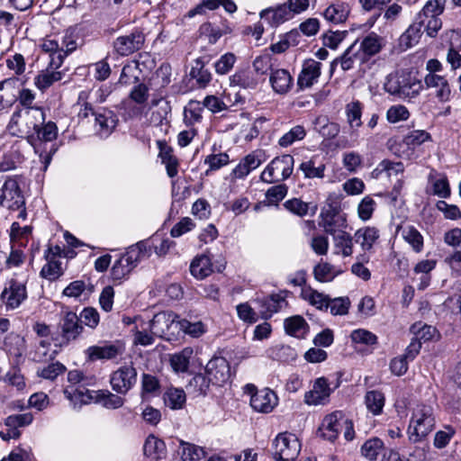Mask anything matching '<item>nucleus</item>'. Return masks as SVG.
<instances>
[{"label":"nucleus","instance_id":"1","mask_svg":"<svg viewBox=\"0 0 461 461\" xmlns=\"http://www.w3.org/2000/svg\"><path fill=\"white\" fill-rule=\"evenodd\" d=\"M435 426L433 409L429 405H418L412 412L408 433L411 441L416 443L425 438Z\"/></svg>","mask_w":461,"mask_h":461},{"label":"nucleus","instance_id":"2","mask_svg":"<svg viewBox=\"0 0 461 461\" xmlns=\"http://www.w3.org/2000/svg\"><path fill=\"white\" fill-rule=\"evenodd\" d=\"M59 332L52 334L56 347L63 348L77 340L84 330L80 319L73 312H66L58 324Z\"/></svg>","mask_w":461,"mask_h":461},{"label":"nucleus","instance_id":"3","mask_svg":"<svg viewBox=\"0 0 461 461\" xmlns=\"http://www.w3.org/2000/svg\"><path fill=\"white\" fill-rule=\"evenodd\" d=\"M384 90L402 98H412L419 95L422 88L421 82L411 75H389L384 85Z\"/></svg>","mask_w":461,"mask_h":461},{"label":"nucleus","instance_id":"4","mask_svg":"<svg viewBox=\"0 0 461 461\" xmlns=\"http://www.w3.org/2000/svg\"><path fill=\"white\" fill-rule=\"evenodd\" d=\"M146 35L141 28L135 27L129 33L118 36L112 43L113 52L119 57H128L140 50Z\"/></svg>","mask_w":461,"mask_h":461},{"label":"nucleus","instance_id":"5","mask_svg":"<svg viewBox=\"0 0 461 461\" xmlns=\"http://www.w3.org/2000/svg\"><path fill=\"white\" fill-rule=\"evenodd\" d=\"M294 159L292 155L285 154L275 158L262 172L260 178L266 183H275L290 177L294 170Z\"/></svg>","mask_w":461,"mask_h":461},{"label":"nucleus","instance_id":"6","mask_svg":"<svg viewBox=\"0 0 461 461\" xmlns=\"http://www.w3.org/2000/svg\"><path fill=\"white\" fill-rule=\"evenodd\" d=\"M273 456L279 461H294L300 453L301 444L295 435L280 433L273 442Z\"/></svg>","mask_w":461,"mask_h":461},{"label":"nucleus","instance_id":"7","mask_svg":"<svg viewBox=\"0 0 461 461\" xmlns=\"http://www.w3.org/2000/svg\"><path fill=\"white\" fill-rule=\"evenodd\" d=\"M0 205L12 211H17L25 205V199L15 179L9 177L5 181L0 190Z\"/></svg>","mask_w":461,"mask_h":461},{"label":"nucleus","instance_id":"8","mask_svg":"<svg viewBox=\"0 0 461 461\" xmlns=\"http://www.w3.org/2000/svg\"><path fill=\"white\" fill-rule=\"evenodd\" d=\"M137 382V370L132 366H123L113 372L110 384L113 391L127 393Z\"/></svg>","mask_w":461,"mask_h":461},{"label":"nucleus","instance_id":"9","mask_svg":"<svg viewBox=\"0 0 461 461\" xmlns=\"http://www.w3.org/2000/svg\"><path fill=\"white\" fill-rule=\"evenodd\" d=\"M205 372L212 384L221 386L227 383L230 376V366L223 357H213L205 366Z\"/></svg>","mask_w":461,"mask_h":461},{"label":"nucleus","instance_id":"10","mask_svg":"<svg viewBox=\"0 0 461 461\" xmlns=\"http://www.w3.org/2000/svg\"><path fill=\"white\" fill-rule=\"evenodd\" d=\"M321 218L319 225L328 234L335 235L346 227V218L339 213V207L337 204L330 203L328 208H323Z\"/></svg>","mask_w":461,"mask_h":461},{"label":"nucleus","instance_id":"11","mask_svg":"<svg viewBox=\"0 0 461 461\" xmlns=\"http://www.w3.org/2000/svg\"><path fill=\"white\" fill-rule=\"evenodd\" d=\"M342 418L343 414L341 411H334L325 416L317 430V436L333 442L342 429Z\"/></svg>","mask_w":461,"mask_h":461},{"label":"nucleus","instance_id":"12","mask_svg":"<svg viewBox=\"0 0 461 461\" xmlns=\"http://www.w3.org/2000/svg\"><path fill=\"white\" fill-rule=\"evenodd\" d=\"M27 298V291L24 284L15 279L9 281V286L1 294V299L7 309H15Z\"/></svg>","mask_w":461,"mask_h":461},{"label":"nucleus","instance_id":"13","mask_svg":"<svg viewBox=\"0 0 461 461\" xmlns=\"http://www.w3.org/2000/svg\"><path fill=\"white\" fill-rule=\"evenodd\" d=\"M326 377H319L315 380L312 389L304 394V402L308 405L325 404L333 391Z\"/></svg>","mask_w":461,"mask_h":461},{"label":"nucleus","instance_id":"14","mask_svg":"<svg viewBox=\"0 0 461 461\" xmlns=\"http://www.w3.org/2000/svg\"><path fill=\"white\" fill-rule=\"evenodd\" d=\"M278 398L269 388L256 390L251 394L250 406L258 412L269 413L277 405Z\"/></svg>","mask_w":461,"mask_h":461},{"label":"nucleus","instance_id":"15","mask_svg":"<svg viewBox=\"0 0 461 461\" xmlns=\"http://www.w3.org/2000/svg\"><path fill=\"white\" fill-rule=\"evenodd\" d=\"M96 133L101 138H107L114 131L118 118L117 115L107 108H98L95 117Z\"/></svg>","mask_w":461,"mask_h":461},{"label":"nucleus","instance_id":"16","mask_svg":"<svg viewBox=\"0 0 461 461\" xmlns=\"http://www.w3.org/2000/svg\"><path fill=\"white\" fill-rule=\"evenodd\" d=\"M123 347L120 342L104 344L103 346H91L86 350L88 361L110 360L123 353Z\"/></svg>","mask_w":461,"mask_h":461},{"label":"nucleus","instance_id":"17","mask_svg":"<svg viewBox=\"0 0 461 461\" xmlns=\"http://www.w3.org/2000/svg\"><path fill=\"white\" fill-rule=\"evenodd\" d=\"M289 292L285 290L278 294H271L262 299H258L256 303L258 304L259 313L265 320L269 319L273 313L277 312L283 305H286L285 297Z\"/></svg>","mask_w":461,"mask_h":461},{"label":"nucleus","instance_id":"18","mask_svg":"<svg viewBox=\"0 0 461 461\" xmlns=\"http://www.w3.org/2000/svg\"><path fill=\"white\" fill-rule=\"evenodd\" d=\"M321 64L312 59H306L297 78V86L302 90L311 87L321 76Z\"/></svg>","mask_w":461,"mask_h":461},{"label":"nucleus","instance_id":"19","mask_svg":"<svg viewBox=\"0 0 461 461\" xmlns=\"http://www.w3.org/2000/svg\"><path fill=\"white\" fill-rule=\"evenodd\" d=\"M177 319L178 315L172 311L158 312L150 321V329L154 334L161 336L167 332L174 324L177 326L179 321Z\"/></svg>","mask_w":461,"mask_h":461},{"label":"nucleus","instance_id":"20","mask_svg":"<svg viewBox=\"0 0 461 461\" xmlns=\"http://www.w3.org/2000/svg\"><path fill=\"white\" fill-rule=\"evenodd\" d=\"M357 41H355L340 57L335 59L330 63V73L331 75L334 73L338 64L340 65L343 71H347L354 67L355 61L362 63V57L359 56V50H357Z\"/></svg>","mask_w":461,"mask_h":461},{"label":"nucleus","instance_id":"21","mask_svg":"<svg viewBox=\"0 0 461 461\" xmlns=\"http://www.w3.org/2000/svg\"><path fill=\"white\" fill-rule=\"evenodd\" d=\"M273 90L280 95L290 91L294 86V79L286 69L278 68L272 70L269 78Z\"/></svg>","mask_w":461,"mask_h":461},{"label":"nucleus","instance_id":"22","mask_svg":"<svg viewBox=\"0 0 461 461\" xmlns=\"http://www.w3.org/2000/svg\"><path fill=\"white\" fill-rule=\"evenodd\" d=\"M424 82L428 88H436L435 95L441 102L448 101L451 95V89L447 80L436 74H428Z\"/></svg>","mask_w":461,"mask_h":461},{"label":"nucleus","instance_id":"23","mask_svg":"<svg viewBox=\"0 0 461 461\" xmlns=\"http://www.w3.org/2000/svg\"><path fill=\"white\" fill-rule=\"evenodd\" d=\"M44 258L47 263L41 268V277L50 281H53L63 275L61 262L60 260L56 259V254L53 253L51 247L48 248V249L45 251Z\"/></svg>","mask_w":461,"mask_h":461},{"label":"nucleus","instance_id":"24","mask_svg":"<svg viewBox=\"0 0 461 461\" xmlns=\"http://www.w3.org/2000/svg\"><path fill=\"white\" fill-rule=\"evenodd\" d=\"M262 163L261 151H254L247 155L239 165L233 169V174L238 178L248 176L252 170L258 167Z\"/></svg>","mask_w":461,"mask_h":461},{"label":"nucleus","instance_id":"25","mask_svg":"<svg viewBox=\"0 0 461 461\" xmlns=\"http://www.w3.org/2000/svg\"><path fill=\"white\" fill-rule=\"evenodd\" d=\"M381 49L380 38L375 33L372 32L362 41L357 50H359V56L362 57L363 64L368 61L371 57L377 54Z\"/></svg>","mask_w":461,"mask_h":461},{"label":"nucleus","instance_id":"26","mask_svg":"<svg viewBox=\"0 0 461 461\" xmlns=\"http://www.w3.org/2000/svg\"><path fill=\"white\" fill-rule=\"evenodd\" d=\"M285 332L297 339H303L309 330V325L301 315L286 318L284 322Z\"/></svg>","mask_w":461,"mask_h":461},{"label":"nucleus","instance_id":"27","mask_svg":"<svg viewBox=\"0 0 461 461\" xmlns=\"http://www.w3.org/2000/svg\"><path fill=\"white\" fill-rule=\"evenodd\" d=\"M231 86H238L242 88L255 89L258 85V77L250 68L237 71L230 77Z\"/></svg>","mask_w":461,"mask_h":461},{"label":"nucleus","instance_id":"28","mask_svg":"<svg viewBox=\"0 0 461 461\" xmlns=\"http://www.w3.org/2000/svg\"><path fill=\"white\" fill-rule=\"evenodd\" d=\"M425 22L426 21L424 19H419V15L417 14L415 21L401 36V45H404L406 48H410L413 44L417 43L422 34V28H424Z\"/></svg>","mask_w":461,"mask_h":461},{"label":"nucleus","instance_id":"29","mask_svg":"<svg viewBox=\"0 0 461 461\" xmlns=\"http://www.w3.org/2000/svg\"><path fill=\"white\" fill-rule=\"evenodd\" d=\"M220 5H222L228 13H233L237 9L236 5L231 0H203L200 5L187 13V16L192 18L196 14H202L204 8L215 10Z\"/></svg>","mask_w":461,"mask_h":461},{"label":"nucleus","instance_id":"30","mask_svg":"<svg viewBox=\"0 0 461 461\" xmlns=\"http://www.w3.org/2000/svg\"><path fill=\"white\" fill-rule=\"evenodd\" d=\"M292 10L285 4L278 5L276 9L268 8L260 13L262 19H267L271 25L276 26L291 17Z\"/></svg>","mask_w":461,"mask_h":461},{"label":"nucleus","instance_id":"31","mask_svg":"<svg viewBox=\"0 0 461 461\" xmlns=\"http://www.w3.org/2000/svg\"><path fill=\"white\" fill-rule=\"evenodd\" d=\"M143 452L147 456H154L156 458H163L167 454L166 444L162 439L150 434L145 440Z\"/></svg>","mask_w":461,"mask_h":461},{"label":"nucleus","instance_id":"32","mask_svg":"<svg viewBox=\"0 0 461 461\" xmlns=\"http://www.w3.org/2000/svg\"><path fill=\"white\" fill-rule=\"evenodd\" d=\"M95 402L102 404L106 409H118L124 403V399L108 390H98L94 392ZM93 398V396H91Z\"/></svg>","mask_w":461,"mask_h":461},{"label":"nucleus","instance_id":"33","mask_svg":"<svg viewBox=\"0 0 461 461\" xmlns=\"http://www.w3.org/2000/svg\"><path fill=\"white\" fill-rule=\"evenodd\" d=\"M64 73L59 70H53L50 68L41 71L35 77V86L41 91L49 88L55 82L60 81L63 78Z\"/></svg>","mask_w":461,"mask_h":461},{"label":"nucleus","instance_id":"34","mask_svg":"<svg viewBox=\"0 0 461 461\" xmlns=\"http://www.w3.org/2000/svg\"><path fill=\"white\" fill-rule=\"evenodd\" d=\"M379 238V230L375 227L359 229L355 233V240L359 243L363 250H370Z\"/></svg>","mask_w":461,"mask_h":461},{"label":"nucleus","instance_id":"35","mask_svg":"<svg viewBox=\"0 0 461 461\" xmlns=\"http://www.w3.org/2000/svg\"><path fill=\"white\" fill-rule=\"evenodd\" d=\"M190 272L198 279L208 276L212 273V261L209 256L201 255L196 257L190 265Z\"/></svg>","mask_w":461,"mask_h":461},{"label":"nucleus","instance_id":"36","mask_svg":"<svg viewBox=\"0 0 461 461\" xmlns=\"http://www.w3.org/2000/svg\"><path fill=\"white\" fill-rule=\"evenodd\" d=\"M165 404L172 410L182 409L186 402V395L183 389L170 387L163 395Z\"/></svg>","mask_w":461,"mask_h":461},{"label":"nucleus","instance_id":"37","mask_svg":"<svg viewBox=\"0 0 461 461\" xmlns=\"http://www.w3.org/2000/svg\"><path fill=\"white\" fill-rule=\"evenodd\" d=\"M316 130L326 139H334L339 133V123L330 122L327 116H318L314 121Z\"/></svg>","mask_w":461,"mask_h":461},{"label":"nucleus","instance_id":"38","mask_svg":"<svg viewBox=\"0 0 461 461\" xmlns=\"http://www.w3.org/2000/svg\"><path fill=\"white\" fill-rule=\"evenodd\" d=\"M403 240L412 248L416 253L423 249V237L420 232L412 225L401 228Z\"/></svg>","mask_w":461,"mask_h":461},{"label":"nucleus","instance_id":"39","mask_svg":"<svg viewBox=\"0 0 461 461\" xmlns=\"http://www.w3.org/2000/svg\"><path fill=\"white\" fill-rule=\"evenodd\" d=\"M179 444V455L183 461H198L205 456L204 449L199 446L184 440H180Z\"/></svg>","mask_w":461,"mask_h":461},{"label":"nucleus","instance_id":"40","mask_svg":"<svg viewBox=\"0 0 461 461\" xmlns=\"http://www.w3.org/2000/svg\"><path fill=\"white\" fill-rule=\"evenodd\" d=\"M384 400V393L376 390L368 391L365 395L366 408L374 415H379L383 411Z\"/></svg>","mask_w":461,"mask_h":461},{"label":"nucleus","instance_id":"41","mask_svg":"<svg viewBox=\"0 0 461 461\" xmlns=\"http://www.w3.org/2000/svg\"><path fill=\"white\" fill-rule=\"evenodd\" d=\"M349 11L343 5H331L323 13L324 18L334 24L344 23Z\"/></svg>","mask_w":461,"mask_h":461},{"label":"nucleus","instance_id":"42","mask_svg":"<svg viewBox=\"0 0 461 461\" xmlns=\"http://www.w3.org/2000/svg\"><path fill=\"white\" fill-rule=\"evenodd\" d=\"M35 138L41 141H52L58 136V128L55 122H44L43 125L38 127V129L34 130ZM29 139H34V135L29 136Z\"/></svg>","mask_w":461,"mask_h":461},{"label":"nucleus","instance_id":"43","mask_svg":"<svg viewBox=\"0 0 461 461\" xmlns=\"http://www.w3.org/2000/svg\"><path fill=\"white\" fill-rule=\"evenodd\" d=\"M347 121L349 127L355 130L362 125V105L359 101L351 102L346 105Z\"/></svg>","mask_w":461,"mask_h":461},{"label":"nucleus","instance_id":"44","mask_svg":"<svg viewBox=\"0 0 461 461\" xmlns=\"http://www.w3.org/2000/svg\"><path fill=\"white\" fill-rule=\"evenodd\" d=\"M210 383L212 382L204 375L196 374L190 379L186 388L196 395H206Z\"/></svg>","mask_w":461,"mask_h":461},{"label":"nucleus","instance_id":"45","mask_svg":"<svg viewBox=\"0 0 461 461\" xmlns=\"http://www.w3.org/2000/svg\"><path fill=\"white\" fill-rule=\"evenodd\" d=\"M332 236L335 248L339 249L344 257L350 256L353 252V242L350 234L344 230H339Z\"/></svg>","mask_w":461,"mask_h":461},{"label":"nucleus","instance_id":"46","mask_svg":"<svg viewBox=\"0 0 461 461\" xmlns=\"http://www.w3.org/2000/svg\"><path fill=\"white\" fill-rule=\"evenodd\" d=\"M193 350L189 348H184L181 352L174 354L170 357V364L176 372H185L189 367V359Z\"/></svg>","mask_w":461,"mask_h":461},{"label":"nucleus","instance_id":"47","mask_svg":"<svg viewBox=\"0 0 461 461\" xmlns=\"http://www.w3.org/2000/svg\"><path fill=\"white\" fill-rule=\"evenodd\" d=\"M305 136L306 131L304 127L302 125H296L278 140V144L283 148H287L293 145L295 141L303 140Z\"/></svg>","mask_w":461,"mask_h":461},{"label":"nucleus","instance_id":"48","mask_svg":"<svg viewBox=\"0 0 461 461\" xmlns=\"http://www.w3.org/2000/svg\"><path fill=\"white\" fill-rule=\"evenodd\" d=\"M410 330L414 335L413 339L420 342H426L432 339L436 333V328L421 322L412 324Z\"/></svg>","mask_w":461,"mask_h":461},{"label":"nucleus","instance_id":"49","mask_svg":"<svg viewBox=\"0 0 461 461\" xmlns=\"http://www.w3.org/2000/svg\"><path fill=\"white\" fill-rule=\"evenodd\" d=\"M190 77L196 79L200 86H205L212 79L210 71L204 68V64L200 59L195 60V66L192 68Z\"/></svg>","mask_w":461,"mask_h":461},{"label":"nucleus","instance_id":"50","mask_svg":"<svg viewBox=\"0 0 461 461\" xmlns=\"http://www.w3.org/2000/svg\"><path fill=\"white\" fill-rule=\"evenodd\" d=\"M444 12V3L440 0H430L426 3L422 10L418 14L419 19L438 17Z\"/></svg>","mask_w":461,"mask_h":461},{"label":"nucleus","instance_id":"51","mask_svg":"<svg viewBox=\"0 0 461 461\" xmlns=\"http://www.w3.org/2000/svg\"><path fill=\"white\" fill-rule=\"evenodd\" d=\"M33 420L32 413L10 415L5 420V425L10 429L19 431L18 428L30 425Z\"/></svg>","mask_w":461,"mask_h":461},{"label":"nucleus","instance_id":"52","mask_svg":"<svg viewBox=\"0 0 461 461\" xmlns=\"http://www.w3.org/2000/svg\"><path fill=\"white\" fill-rule=\"evenodd\" d=\"M299 170L303 173L305 178H322L324 176L325 165L315 166V161L310 159L301 163Z\"/></svg>","mask_w":461,"mask_h":461},{"label":"nucleus","instance_id":"53","mask_svg":"<svg viewBox=\"0 0 461 461\" xmlns=\"http://www.w3.org/2000/svg\"><path fill=\"white\" fill-rule=\"evenodd\" d=\"M177 326L185 333L189 334L194 338L200 337L205 332L204 325L202 321L191 322L183 319L177 321Z\"/></svg>","mask_w":461,"mask_h":461},{"label":"nucleus","instance_id":"54","mask_svg":"<svg viewBox=\"0 0 461 461\" xmlns=\"http://www.w3.org/2000/svg\"><path fill=\"white\" fill-rule=\"evenodd\" d=\"M66 371V367L63 364L59 362H55L44 366L42 368H39L37 370L38 376L48 379L54 380Z\"/></svg>","mask_w":461,"mask_h":461},{"label":"nucleus","instance_id":"55","mask_svg":"<svg viewBox=\"0 0 461 461\" xmlns=\"http://www.w3.org/2000/svg\"><path fill=\"white\" fill-rule=\"evenodd\" d=\"M384 443L378 438H373L366 440L361 447V452L364 456L370 460L376 458L379 450L383 447Z\"/></svg>","mask_w":461,"mask_h":461},{"label":"nucleus","instance_id":"56","mask_svg":"<svg viewBox=\"0 0 461 461\" xmlns=\"http://www.w3.org/2000/svg\"><path fill=\"white\" fill-rule=\"evenodd\" d=\"M78 318L80 319L81 324L84 323L86 326L91 329L96 328L100 321L99 312L95 308L93 307L84 308Z\"/></svg>","mask_w":461,"mask_h":461},{"label":"nucleus","instance_id":"57","mask_svg":"<svg viewBox=\"0 0 461 461\" xmlns=\"http://www.w3.org/2000/svg\"><path fill=\"white\" fill-rule=\"evenodd\" d=\"M288 187L280 184L270 187L266 193V198L269 204H277L287 194Z\"/></svg>","mask_w":461,"mask_h":461},{"label":"nucleus","instance_id":"58","mask_svg":"<svg viewBox=\"0 0 461 461\" xmlns=\"http://www.w3.org/2000/svg\"><path fill=\"white\" fill-rule=\"evenodd\" d=\"M350 301L348 297H338L333 300L330 299L329 308L333 315H345L348 312Z\"/></svg>","mask_w":461,"mask_h":461},{"label":"nucleus","instance_id":"59","mask_svg":"<svg viewBox=\"0 0 461 461\" xmlns=\"http://www.w3.org/2000/svg\"><path fill=\"white\" fill-rule=\"evenodd\" d=\"M347 31H329L327 33L323 35V45L335 50L339 46V44L345 39L347 36Z\"/></svg>","mask_w":461,"mask_h":461},{"label":"nucleus","instance_id":"60","mask_svg":"<svg viewBox=\"0 0 461 461\" xmlns=\"http://www.w3.org/2000/svg\"><path fill=\"white\" fill-rule=\"evenodd\" d=\"M351 339L356 343L374 345L377 342V337L366 330H356L350 335Z\"/></svg>","mask_w":461,"mask_h":461},{"label":"nucleus","instance_id":"61","mask_svg":"<svg viewBox=\"0 0 461 461\" xmlns=\"http://www.w3.org/2000/svg\"><path fill=\"white\" fill-rule=\"evenodd\" d=\"M236 61V57L233 53L228 52L221 57V59L214 64L215 71L218 74L225 75L232 68Z\"/></svg>","mask_w":461,"mask_h":461},{"label":"nucleus","instance_id":"62","mask_svg":"<svg viewBox=\"0 0 461 461\" xmlns=\"http://www.w3.org/2000/svg\"><path fill=\"white\" fill-rule=\"evenodd\" d=\"M189 108L185 110V120L188 124H194V122H200L202 119L201 112L203 108L200 105V102L190 101Z\"/></svg>","mask_w":461,"mask_h":461},{"label":"nucleus","instance_id":"63","mask_svg":"<svg viewBox=\"0 0 461 461\" xmlns=\"http://www.w3.org/2000/svg\"><path fill=\"white\" fill-rule=\"evenodd\" d=\"M375 207V202L369 195L364 197L358 204L357 212L358 216L363 221H367L371 218Z\"/></svg>","mask_w":461,"mask_h":461},{"label":"nucleus","instance_id":"64","mask_svg":"<svg viewBox=\"0 0 461 461\" xmlns=\"http://www.w3.org/2000/svg\"><path fill=\"white\" fill-rule=\"evenodd\" d=\"M409 116L410 113L403 105H393L388 109L386 113L387 120L392 123L405 121Z\"/></svg>","mask_w":461,"mask_h":461}]
</instances>
